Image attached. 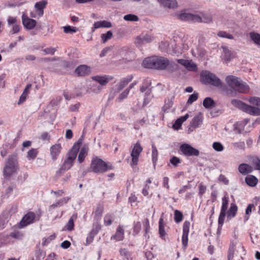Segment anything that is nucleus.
Returning <instances> with one entry per match:
<instances>
[{
  "mask_svg": "<svg viewBox=\"0 0 260 260\" xmlns=\"http://www.w3.org/2000/svg\"><path fill=\"white\" fill-rule=\"evenodd\" d=\"M247 101L250 105L236 99L232 100L231 104L234 107L250 115L258 116L260 115V98L251 96Z\"/></svg>",
  "mask_w": 260,
  "mask_h": 260,
  "instance_id": "f257e3e1",
  "label": "nucleus"
},
{
  "mask_svg": "<svg viewBox=\"0 0 260 260\" xmlns=\"http://www.w3.org/2000/svg\"><path fill=\"white\" fill-rule=\"evenodd\" d=\"M145 68L164 70L169 68H174L177 64L163 56H153L146 58L142 62Z\"/></svg>",
  "mask_w": 260,
  "mask_h": 260,
  "instance_id": "f03ea898",
  "label": "nucleus"
},
{
  "mask_svg": "<svg viewBox=\"0 0 260 260\" xmlns=\"http://www.w3.org/2000/svg\"><path fill=\"white\" fill-rule=\"evenodd\" d=\"M228 85L241 93H247L249 90L248 85L243 82L240 78L233 75L228 76L225 78Z\"/></svg>",
  "mask_w": 260,
  "mask_h": 260,
  "instance_id": "7ed1b4c3",
  "label": "nucleus"
},
{
  "mask_svg": "<svg viewBox=\"0 0 260 260\" xmlns=\"http://www.w3.org/2000/svg\"><path fill=\"white\" fill-rule=\"evenodd\" d=\"M18 169L17 157L15 155H9L5 161V165L3 170L5 178H9L15 174Z\"/></svg>",
  "mask_w": 260,
  "mask_h": 260,
  "instance_id": "20e7f679",
  "label": "nucleus"
},
{
  "mask_svg": "<svg viewBox=\"0 0 260 260\" xmlns=\"http://www.w3.org/2000/svg\"><path fill=\"white\" fill-rule=\"evenodd\" d=\"M81 144V139H79L78 141L74 144L71 149L67 154L66 158L62 165L63 168H65V169L68 170L71 168L73 165L74 160L77 157Z\"/></svg>",
  "mask_w": 260,
  "mask_h": 260,
  "instance_id": "39448f33",
  "label": "nucleus"
},
{
  "mask_svg": "<svg viewBox=\"0 0 260 260\" xmlns=\"http://www.w3.org/2000/svg\"><path fill=\"white\" fill-rule=\"evenodd\" d=\"M90 168L93 172L100 174L112 170L113 167L110 164L106 163L98 157H94L92 159Z\"/></svg>",
  "mask_w": 260,
  "mask_h": 260,
  "instance_id": "423d86ee",
  "label": "nucleus"
},
{
  "mask_svg": "<svg viewBox=\"0 0 260 260\" xmlns=\"http://www.w3.org/2000/svg\"><path fill=\"white\" fill-rule=\"evenodd\" d=\"M201 78L203 82L209 84L218 88H221L223 83L215 74L208 71H203L201 74Z\"/></svg>",
  "mask_w": 260,
  "mask_h": 260,
  "instance_id": "0eeeda50",
  "label": "nucleus"
},
{
  "mask_svg": "<svg viewBox=\"0 0 260 260\" xmlns=\"http://www.w3.org/2000/svg\"><path fill=\"white\" fill-rule=\"evenodd\" d=\"M143 150V147L141 146L139 143H137L134 146L133 148L131 153V156L132 157V161L131 162V166L132 167L136 166L138 165L139 158L140 153Z\"/></svg>",
  "mask_w": 260,
  "mask_h": 260,
  "instance_id": "6e6552de",
  "label": "nucleus"
},
{
  "mask_svg": "<svg viewBox=\"0 0 260 260\" xmlns=\"http://www.w3.org/2000/svg\"><path fill=\"white\" fill-rule=\"evenodd\" d=\"M40 215H38L37 216L34 212H28L26 215H25V216L22 218L21 220L20 221L19 228H22L24 226H26L27 225L32 223L35 220H39L40 219Z\"/></svg>",
  "mask_w": 260,
  "mask_h": 260,
  "instance_id": "1a4fd4ad",
  "label": "nucleus"
},
{
  "mask_svg": "<svg viewBox=\"0 0 260 260\" xmlns=\"http://www.w3.org/2000/svg\"><path fill=\"white\" fill-rule=\"evenodd\" d=\"M179 149L182 153L185 156H197L200 154V152L198 149L192 147L188 144L184 143L181 145Z\"/></svg>",
  "mask_w": 260,
  "mask_h": 260,
  "instance_id": "9d476101",
  "label": "nucleus"
},
{
  "mask_svg": "<svg viewBox=\"0 0 260 260\" xmlns=\"http://www.w3.org/2000/svg\"><path fill=\"white\" fill-rule=\"evenodd\" d=\"M154 37L148 34L142 33L135 38V44L139 47L153 41Z\"/></svg>",
  "mask_w": 260,
  "mask_h": 260,
  "instance_id": "9b49d317",
  "label": "nucleus"
},
{
  "mask_svg": "<svg viewBox=\"0 0 260 260\" xmlns=\"http://www.w3.org/2000/svg\"><path fill=\"white\" fill-rule=\"evenodd\" d=\"M190 222L185 221L183 226V234L182 236V243L184 249L186 248L188 244V235L189 232Z\"/></svg>",
  "mask_w": 260,
  "mask_h": 260,
  "instance_id": "f8f14e48",
  "label": "nucleus"
},
{
  "mask_svg": "<svg viewBox=\"0 0 260 260\" xmlns=\"http://www.w3.org/2000/svg\"><path fill=\"white\" fill-rule=\"evenodd\" d=\"M22 22L24 27L27 29H32L36 25V21L29 18L26 15L23 14L22 16Z\"/></svg>",
  "mask_w": 260,
  "mask_h": 260,
  "instance_id": "ddd939ff",
  "label": "nucleus"
},
{
  "mask_svg": "<svg viewBox=\"0 0 260 260\" xmlns=\"http://www.w3.org/2000/svg\"><path fill=\"white\" fill-rule=\"evenodd\" d=\"M178 63L182 65L188 71H196L197 70V65L193 63L192 60H186L183 59H177Z\"/></svg>",
  "mask_w": 260,
  "mask_h": 260,
  "instance_id": "4468645a",
  "label": "nucleus"
},
{
  "mask_svg": "<svg viewBox=\"0 0 260 260\" xmlns=\"http://www.w3.org/2000/svg\"><path fill=\"white\" fill-rule=\"evenodd\" d=\"M150 85V83H148L146 85H143L140 88V90L142 92L146 91L145 97L144 100V105L148 104L152 96L151 95V89L149 88Z\"/></svg>",
  "mask_w": 260,
  "mask_h": 260,
  "instance_id": "2eb2a0df",
  "label": "nucleus"
},
{
  "mask_svg": "<svg viewBox=\"0 0 260 260\" xmlns=\"http://www.w3.org/2000/svg\"><path fill=\"white\" fill-rule=\"evenodd\" d=\"M62 147L60 144H55L50 148V155L53 160H56L60 154Z\"/></svg>",
  "mask_w": 260,
  "mask_h": 260,
  "instance_id": "dca6fc26",
  "label": "nucleus"
},
{
  "mask_svg": "<svg viewBox=\"0 0 260 260\" xmlns=\"http://www.w3.org/2000/svg\"><path fill=\"white\" fill-rule=\"evenodd\" d=\"M91 72V69L86 65H80L78 67L75 71V74L78 76H86Z\"/></svg>",
  "mask_w": 260,
  "mask_h": 260,
  "instance_id": "f3484780",
  "label": "nucleus"
},
{
  "mask_svg": "<svg viewBox=\"0 0 260 260\" xmlns=\"http://www.w3.org/2000/svg\"><path fill=\"white\" fill-rule=\"evenodd\" d=\"M188 46L184 43H179L172 46L173 53L178 55L182 53L184 51L188 50Z\"/></svg>",
  "mask_w": 260,
  "mask_h": 260,
  "instance_id": "a211bd4d",
  "label": "nucleus"
},
{
  "mask_svg": "<svg viewBox=\"0 0 260 260\" xmlns=\"http://www.w3.org/2000/svg\"><path fill=\"white\" fill-rule=\"evenodd\" d=\"M130 53L127 48L124 47L117 51L116 56L118 59L130 61L132 60V58L129 57Z\"/></svg>",
  "mask_w": 260,
  "mask_h": 260,
  "instance_id": "6ab92c4d",
  "label": "nucleus"
},
{
  "mask_svg": "<svg viewBox=\"0 0 260 260\" xmlns=\"http://www.w3.org/2000/svg\"><path fill=\"white\" fill-rule=\"evenodd\" d=\"M124 230L123 227L119 225L114 235L111 237V239L115 240L117 241H122L124 239Z\"/></svg>",
  "mask_w": 260,
  "mask_h": 260,
  "instance_id": "aec40b11",
  "label": "nucleus"
},
{
  "mask_svg": "<svg viewBox=\"0 0 260 260\" xmlns=\"http://www.w3.org/2000/svg\"><path fill=\"white\" fill-rule=\"evenodd\" d=\"M47 4L45 0L40 1L35 4V8L36 12L39 17L42 16L44 14V9Z\"/></svg>",
  "mask_w": 260,
  "mask_h": 260,
  "instance_id": "412c9836",
  "label": "nucleus"
},
{
  "mask_svg": "<svg viewBox=\"0 0 260 260\" xmlns=\"http://www.w3.org/2000/svg\"><path fill=\"white\" fill-rule=\"evenodd\" d=\"M157 1L164 7L169 9H175L178 7L176 0H157Z\"/></svg>",
  "mask_w": 260,
  "mask_h": 260,
  "instance_id": "4be33fe9",
  "label": "nucleus"
},
{
  "mask_svg": "<svg viewBox=\"0 0 260 260\" xmlns=\"http://www.w3.org/2000/svg\"><path fill=\"white\" fill-rule=\"evenodd\" d=\"M239 172L243 175H246L253 171V168L248 164L243 163L238 167Z\"/></svg>",
  "mask_w": 260,
  "mask_h": 260,
  "instance_id": "5701e85b",
  "label": "nucleus"
},
{
  "mask_svg": "<svg viewBox=\"0 0 260 260\" xmlns=\"http://www.w3.org/2000/svg\"><path fill=\"white\" fill-rule=\"evenodd\" d=\"M112 26V23L108 21H99L94 22L93 27L92 28V31L93 32L96 29L100 28H110Z\"/></svg>",
  "mask_w": 260,
  "mask_h": 260,
  "instance_id": "b1692460",
  "label": "nucleus"
},
{
  "mask_svg": "<svg viewBox=\"0 0 260 260\" xmlns=\"http://www.w3.org/2000/svg\"><path fill=\"white\" fill-rule=\"evenodd\" d=\"M196 14L189 13H182L178 15L179 19L183 21H192L196 22Z\"/></svg>",
  "mask_w": 260,
  "mask_h": 260,
  "instance_id": "393cba45",
  "label": "nucleus"
},
{
  "mask_svg": "<svg viewBox=\"0 0 260 260\" xmlns=\"http://www.w3.org/2000/svg\"><path fill=\"white\" fill-rule=\"evenodd\" d=\"M202 114H201V113H199L192 119L191 121L190 122V125L191 127L196 128L199 127L201 124H202Z\"/></svg>",
  "mask_w": 260,
  "mask_h": 260,
  "instance_id": "a878e982",
  "label": "nucleus"
},
{
  "mask_svg": "<svg viewBox=\"0 0 260 260\" xmlns=\"http://www.w3.org/2000/svg\"><path fill=\"white\" fill-rule=\"evenodd\" d=\"M92 79L99 83L102 87L107 84L110 81V79L106 75L93 76Z\"/></svg>",
  "mask_w": 260,
  "mask_h": 260,
  "instance_id": "bb28decb",
  "label": "nucleus"
},
{
  "mask_svg": "<svg viewBox=\"0 0 260 260\" xmlns=\"http://www.w3.org/2000/svg\"><path fill=\"white\" fill-rule=\"evenodd\" d=\"M196 22L209 23L212 21V17L208 14L201 13V15L196 14Z\"/></svg>",
  "mask_w": 260,
  "mask_h": 260,
  "instance_id": "cd10ccee",
  "label": "nucleus"
},
{
  "mask_svg": "<svg viewBox=\"0 0 260 260\" xmlns=\"http://www.w3.org/2000/svg\"><path fill=\"white\" fill-rule=\"evenodd\" d=\"M188 117H189L188 114H186L183 116H181L180 118H178L175 121L174 124L173 125V127L175 129H177V130L179 129L181 127L182 123L183 122H184L185 121H186L188 119Z\"/></svg>",
  "mask_w": 260,
  "mask_h": 260,
  "instance_id": "c85d7f7f",
  "label": "nucleus"
},
{
  "mask_svg": "<svg viewBox=\"0 0 260 260\" xmlns=\"http://www.w3.org/2000/svg\"><path fill=\"white\" fill-rule=\"evenodd\" d=\"M133 78V77L132 76H129L122 79L118 83V84L116 85L117 87V90L119 91L121 90H122L123 88H124L128 84V83L132 80Z\"/></svg>",
  "mask_w": 260,
  "mask_h": 260,
  "instance_id": "c756f323",
  "label": "nucleus"
},
{
  "mask_svg": "<svg viewBox=\"0 0 260 260\" xmlns=\"http://www.w3.org/2000/svg\"><path fill=\"white\" fill-rule=\"evenodd\" d=\"M246 184L251 187L255 186L258 183V179L253 175H248L245 179Z\"/></svg>",
  "mask_w": 260,
  "mask_h": 260,
  "instance_id": "7c9ffc66",
  "label": "nucleus"
},
{
  "mask_svg": "<svg viewBox=\"0 0 260 260\" xmlns=\"http://www.w3.org/2000/svg\"><path fill=\"white\" fill-rule=\"evenodd\" d=\"M203 105L206 109H211L216 106V103L212 98L207 97L203 100Z\"/></svg>",
  "mask_w": 260,
  "mask_h": 260,
  "instance_id": "2f4dec72",
  "label": "nucleus"
},
{
  "mask_svg": "<svg viewBox=\"0 0 260 260\" xmlns=\"http://www.w3.org/2000/svg\"><path fill=\"white\" fill-rule=\"evenodd\" d=\"M88 150V149L86 147L81 148L78 156V161L79 163H82L84 160L85 157L87 155Z\"/></svg>",
  "mask_w": 260,
  "mask_h": 260,
  "instance_id": "473e14b6",
  "label": "nucleus"
},
{
  "mask_svg": "<svg viewBox=\"0 0 260 260\" xmlns=\"http://www.w3.org/2000/svg\"><path fill=\"white\" fill-rule=\"evenodd\" d=\"M31 85L30 84H28L26 86L22 94H21V95L20 97L19 100L18 102V105L22 104L26 100V97L29 92V89L31 88Z\"/></svg>",
  "mask_w": 260,
  "mask_h": 260,
  "instance_id": "72a5a7b5",
  "label": "nucleus"
},
{
  "mask_svg": "<svg viewBox=\"0 0 260 260\" xmlns=\"http://www.w3.org/2000/svg\"><path fill=\"white\" fill-rule=\"evenodd\" d=\"M248 121L249 119H245L242 121L237 122L235 124V129L238 131L239 133H241L244 130V127Z\"/></svg>",
  "mask_w": 260,
  "mask_h": 260,
  "instance_id": "f704fd0d",
  "label": "nucleus"
},
{
  "mask_svg": "<svg viewBox=\"0 0 260 260\" xmlns=\"http://www.w3.org/2000/svg\"><path fill=\"white\" fill-rule=\"evenodd\" d=\"M77 218V215L76 214H73L71 217L70 218L69 220L68 221V223L65 225V228H66V230L69 231H71L74 229V220L76 219Z\"/></svg>",
  "mask_w": 260,
  "mask_h": 260,
  "instance_id": "c9c22d12",
  "label": "nucleus"
},
{
  "mask_svg": "<svg viewBox=\"0 0 260 260\" xmlns=\"http://www.w3.org/2000/svg\"><path fill=\"white\" fill-rule=\"evenodd\" d=\"M38 151L37 149L32 148L27 152V158L28 160L34 159L38 154Z\"/></svg>",
  "mask_w": 260,
  "mask_h": 260,
  "instance_id": "e433bc0d",
  "label": "nucleus"
},
{
  "mask_svg": "<svg viewBox=\"0 0 260 260\" xmlns=\"http://www.w3.org/2000/svg\"><path fill=\"white\" fill-rule=\"evenodd\" d=\"M159 234L161 237H163L166 235L165 224L162 218H160L159 220Z\"/></svg>",
  "mask_w": 260,
  "mask_h": 260,
  "instance_id": "4c0bfd02",
  "label": "nucleus"
},
{
  "mask_svg": "<svg viewBox=\"0 0 260 260\" xmlns=\"http://www.w3.org/2000/svg\"><path fill=\"white\" fill-rule=\"evenodd\" d=\"M229 204V198L225 196L222 198V206L221 211L227 212Z\"/></svg>",
  "mask_w": 260,
  "mask_h": 260,
  "instance_id": "58836bf2",
  "label": "nucleus"
},
{
  "mask_svg": "<svg viewBox=\"0 0 260 260\" xmlns=\"http://www.w3.org/2000/svg\"><path fill=\"white\" fill-rule=\"evenodd\" d=\"M251 39L256 44L260 45V35L251 32L249 34Z\"/></svg>",
  "mask_w": 260,
  "mask_h": 260,
  "instance_id": "ea45409f",
  "label": "nucleus"
},
{
  "mask_svg": "<svg viewBox=\"0 0 260 260\" xmlns=\"http://www.w3.org/2000/svg\"><path fill=\"white\" fill-rule=\"evenodd\" d=\"M114 220V216L112 214H108L104 217V224L106 226L111 225Z\"/></svg>",
  "mask_w": 260,
  "mask_h": 260,
  "instance_id": "a19ab883",
  "label": "nucleus"
},
{
  "mask_svg": "<svg viewBox=\"0 0 260 260\" xmlns=\"http://www.w3.org/2000/svg\"><path fill=\"white\" fill-rule=\"evenodd\" d=\"M148 119L146 117H144L142 119L136 121L134 124V127L135 129H139L140 126H144L146 124Z\"/></svg>",
  "mask_w": 260,
  "mask_h": 260,
  "instance_id": "79ce46f5",
  "label": "nucleus"
},
{
  "mask_svg": "<svg viewBox=\"0 0 260 260\" xmlns=\"http://www.w3.org/2000/svg\"><path fill=\"white\" fill-rule=\"evenodd\" d=\"M237 211V206L234 204L232 205L230 210L227 212L228 216L234 217Z\"/></svg>",
  "mask_w": 260,
  "mask_h": 260,
  "instance_id": "37998d69",
  "label": "nucleus"
},
{
  "mask_svg": "<svg viewBox=\"0 0 260 260\" xmlns=\"http://www.w3.org/2000/svg\"><path fill=\"white\" fill-rule=\"evenodd\" d=\"M112 32L109 30L106 34H102L101 38L104 43H106L107 41L111 39L112 37Z\"/></svg>",
  "mask_w": 260,
  "mask_h": 260,
  "instance_id": "c03bdc74",
  "label": "nucleus"
},
{
  "mask_svg": "<svg viewBox=\"0 0 260 260\" xmlns=\"http://www.w3.org/2000/svg\"><path fill=\"white\" fill-rule=\"evenodd\" d=\"M124 20L129 21H137L139 20L138 17L134 14H127L123 17Z\"/></svg>",
  "mask_w": 260,
  "mask_h": 260,
  "instance_id": "a18cd8bd",
  "label": "nucleus"
},
{
  "mask_svg": "<svg viewBox=\"0 0 260 260\" xmlns=\"http://www.w3.org/2000/svg\"><path fill=\"white\" fill-rule=\"evenodd\" d=\"M254 204H250L247 207L245 211L246 215L244 217L245 220H247L249 219V215L252 210H254Z\"/></svg>",
  "mask_w": 260,
  "mask_h": 260,
  "instance_id": "49530a36",
  "label": "nucleus"
},
{
  "mask_svg": "<svg viewBox=\"0 0 260 260\" xmlns=\"http://www.w3.org/2000/svg\"><path fill=\"white\" fill-rule=\"evenodd\" d=\"M183 215L182 213L176 210L174 212V220L176 223L181 222L182 220Z\"/></svg>",
  "mask_w": 260,
  "mask_h": 260,
  "instance_id": "de8ad7c7",
  "label": "nucleus"
},
{
  "mask_svg": "<svg viewBox=\"0 0 260 260\" xmlns=\"http://www.w3.org/2000/svg\"><path fill=\"white\" fill-rule=\"evenodd\" d=\"M226 212L220 211L218 217V226L221 227L223 224Z\"/></svg>",
  "mask_w": 260,
  "mask_h": 260,
  "instance_id": "09e8293b",
  "label": "nucleus"
},
{
  "mask_svg": "<svg viewBox=\"0 0 260 260\" xmlns=\"http://www.w3.org/2000/svg\"><path fill=\"white\" fill-rule=\"evenodd\" d=\"M141 230V224L139 221L134 222L133 226V233L134 235H137Z\"/></svg>",
  "mask_w": 260,
  "mask_h": 260,
  "instance_id": "8fccbe9b",
  "label": "nucleus"
},
{
  "mask_svg": "<svg viewBox=\"0 0 260 260\" xmlns=\"http://www.w3.org/2000/svg\"><path fill=\"white\" fill-rule=\"evenodd\" d=\"M158 152L157 149L154 144L152 145V158L154 163L157 160Z\"/></svg>",
  "mask_w": 260,
  "mask_h": 260,
  "instance_id": "3c124183",
  "label": "nucleus"
},
{
  "mask_svg": "<svg viewBox=\"0 0 260 260\" xmlns=\"http://www.w3.org/2000/svg\"><path fill=\"white\" fill-rule=\"evenodd\" d=\"M217 36L220 38H225L229 39H234L233 35L224 31H220L217 33Z\"/></svg>",
  "mask_w": 260,
  "mask_h": 260,
  "instance_id": "603ef678",
  "label": "nucleus"
},
{
  "mask_svg": "<svg viewBox=\"0 0 260 260\" xmlns=\"http://www.w3.org/2000/svg\"><path fill=\"white\" fill-rule=\"evenodd\" d=\"M63 31L66 34H73L77 31V29L74 27H71V26L68 25L65 26L63 27Z\"/></svg>",
  "mask_w": 260,
  "mask_h": 260,
  "instance_id": "864d4df0",
  "label": "nucleus"
},
{
  "mask_svg": "<svg viewBox=\"0 0 260 260\" xmlns=\"http://www.w3.org/2000/svg\"><path fill=\"white\" fill-rule=\"evenodd\" d=\"M212 147L215 151L218 152L222 151L224 148L223 145L220 143L217 142H214Z\"/></svg>",
  "mask_w": 260,
  "mask_h": 260,
  "instance_id": "5fc2aeb1",
  "label": "nucleus"
},
{
  "mask_svg": "<svg viewBox=\"0 0 260 260\" xmlns=\"http://www.w3.org/2000/svg\"><path fill=\"white\" fill-rule=\"evenodd\" d=\"M199 94L198 93L194 92L193 94H191L187 101V103L188 104H191L194 102L197 101L198 99Z\"/></svg>",
  "mask_w": 260,
  "mask_h": 260,
  "instance_id": "6e6d98bb",
  "label": "nucleus"
},
{
  "mask_svg": "<svg viewBox=\"0 0 260 260\" xmlns=\"http://www.w3.org/2000/svg\"><path fill=\"white\" fill-rule=\"evenodd\" d=\"M91 89L92 91L94 93H99L102 91V87L100 85L93 84V85L91 86Z\"/></svg>",
  "mask_w": 260,
  "mask_h": 260,
  "instance_id": "4d7b16f0",
  "label": "nucleus"
},
{
  "mask_svg": "<svg viewBox=\"0 0 260 260\" xmlns=\"http://www.w3.org/2000/svg\"><path fill=\"white\" fill-rule=\"evenodd\" d=\"M222 48L223 49V51L224 53L225 59L227 61H230L231 58V54L230 51L226 47H222Z\"/></svg>",
  "mask_w": 260,
  "mask_h": 260,
  "instance_id": "13d9d810",
  "label": "nucleus"
},
{
  "mask_svg": "<svg viewBox=\"0 0 260 260\" xmlns=\"http://www.w3.org/2000/svg\"><path fill=\"white\" fill-rule=\"evenodd\" d=\"M10 236L16 239H20L22 238V234L18 231H14L10 233Z\"/></svg>",
  "mask_w": 260,
  "mask_h": 260,
  "instance_id": "bf43d9fd",
  "label": "nucleus"
},
{
  "mask_svg": "<svg viewBox=\"0 0 260 260\" xmlns=\"http://www.w3.org/2000/svg\"><path fill=\"white\" fill-rule=\"evenodd\" d=\"M251 241L253 244H258L259 242V238L258 234L255 233L251 234Z\"/></svg>",
  "mask_w": 260,
  "mask_h": 260,
  "instance_id": "052dcab7",
  "label": "nucleus"
},
{
  "mask_svg": "<svg viewBox=\"0 0 260 260\" xmlns=\"http://www.w3.org/2000/svg\"><path fill=\"white\" fill-rule=\"evenodd\" d=\"M129 89H126L123 92H122L118 96V100L119 101H121L123 100L126 99L129 93Z\"/></svg>",
  "mask_w": 260,
  "mask_h": 260,
  "instance_id": "680f3d73",
  "label": "nucleus"
},
{
  "mask_svg": "<svg viewBox=\"0 0 260 260\" xmlns=\"http://www.w3.org/2000/svg\"><path fill=\"white\" fill-rule=\"evenodd\" d=\"M233 147L235 148L244 149L245 148V143L244 142H238L233 143L232 144Z\"/></svg>",
  "mask_w": 260,
  "mask_h": 260,
  "instance_id": "e2e57ef3",
  "label": "nucleus"
},
{
  "mask_svg": "<svg viewBox=\"0 0 260 260\" xmlns=\"http://www.w3.org/2000/svg\"><path fill=\"white\" fill-rule=\"evenodd\" d=\"M56 51V49L53 47H49L45 48L43 50V51L46 54H51L53 55L54 54L55 52Z\"/></svg>",
  "mask_w": 260,
  "mask_h": 260,
  "instance_id": "0e129e2a",
  "label": "nucleus"
},
{
  "mask_svg": "<svg viewBox=\"0 0 260 260\" xmlns=\"http://www.w3.org/2000/svg\"><path fill=\"white\" fill-rule=\"evenodd\" d=\"M95 235V233H93V231H92L87 236L86 238V244H90L93 240V237Z\"/></svg>",
  "mask_w": 260,
  "mask_h": 260,
  "instance_id": "69168bd1",
  "label": "nucleus"
},
{
  "mask_svg": "<svg viewBox=\"0 0 260 260\" xmlns=\"http://www.w3.org/2000/svg\"><path fill=\"white\" fill-rule=\"evenodd\" d=\"M67 170L63 168L62 166H61L60 169L56 171L55 174L56 178H59L62 176V175L67 171Z\"/></svg>",
  "mask_w": 260,
  "mask_h": 260,
  "instance_id": "338daca9",
  "label": "nucleus"
},
{
  "mask_svg": "<svg viewBox=\"0 0 260 260\" xmlns=\"http://www.w3.org/2000/svg\"><path fill=\"white\" fill-rule=\"evenodd\" d=\"M170 161L173 166L176 167L178 164L180 163V159L176 156H173L170 159Z\"/></svg>",
  "mask_w": 260,
  "mask_h": 260,
  "instance_id": "774afa93",
  "label": "nucleus"
}]
</instances>
